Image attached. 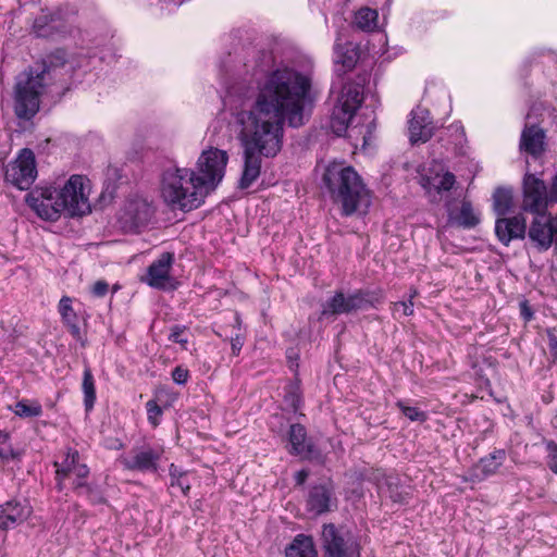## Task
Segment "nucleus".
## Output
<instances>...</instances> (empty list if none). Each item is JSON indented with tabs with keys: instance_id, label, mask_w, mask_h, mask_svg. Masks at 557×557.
<instances>
[{
	"instance_id": "22",
	"label": "nucleus",
	"mask_w": 557,
	"mask_h": 557,
	"mask_svg": "<svg viewBox=\"0 0 557 557\" xmlns=\"http://www.w3.org/2000/svg\"><path fill=\"white\" fill-rule=\"evenodd\" d=\"M289 453L304 459L312 458L314 446L307 437L305 426L299 423L292 424L288 432Z\"/></svg>"
},
{
	"instance_id": "52",
	"label": "nucleus",
	"mask_w": 557,
	"mask_h": 557,
	"mask_svg": "<svg viewBox=\"0 0 557 557\" xmlns=\"http://www.w3.org/2000/svg\"><path fill=\"white\" fill-rule=\"evenodd\" d=\"M554 238H555V250H556V252H557V232H556V235H555V237H554Z\"/></svg>"
},
{
	"instance_id": "13",
	"label": "nucleus",
	"mask_w": 557,
	"mask_h": 557,
	"mask_svg": "<svg viewBox=\"0 0 557 557\" xmlns=\"http://www.w3.org/2000/svg\"><path fill=\"white\" fill-rule=\"evenodd\" d=\"M549 197L550 189L547 190L543 180L530 173L524 175L522 201V208L524 211L533 214L546 212L548 205L552 203Z\"/></svg>"
},
{
	"instance_id": "16",
	"label": "nucleus",
	"mask_w": 557,
	"mask_h": 557,
	"mask_svg": "<svg viewBox=\"0 0 557 557\" xmlns=\"http://www.w3.org/2000/svg\"><path fill=\"white\" fill-rule=\"evenodd\" d=\"M337 499L335 497L332 482H323L313 485L307 497V509L314 515H323L336 508Z\"/></svg>"
},
{
	"instance_id": "48",
	"label": "nucleus",
	"mask_w": 557,
	"mask_h": 557,
	"mask_svg": "<svg viewBox=\"0 0 557 557\" xmlns=\"http://www.w3.org/2000/svg\"><path fill=\"white\" fill-rule=\"evenodd\" d=\"M308 476H309V472L307 470H300V471L296 472V474H295L296 483L299 485H302L306 482V480L308 479Z\"/></svg>"
},
{
	"instance_id": "27",
	"label": "nucleus",
	"mask_w": 557,
	"mask_h": 557,
	"mask_svg": "<svg viewBox=\"0 0 557 557\" xmlns=\"http://www.w3.org/2000/svg\"><path fill=\"white\" fill-rule=\"evenodd\" d=\"M447 212L451 221H454L455 223L465 228L474 227L480 222V218L474 212L471 202L466 200L462 201L461 208L458 213L455 214L450 207L449 210H447Z\"/></svg>"
},
{
	"instance_id": "36",
	"label": "nucleus",
	"mask_w": 557,
	"mask_h": 557,
	"mask_svg": "<svg viewBox=\"0 0 557 557\" xmlns=\"http://www.w3.org/2000/svg\"><path fill=\"white\" fill-rule=\"evenodd\" d=\"M11 443L10 435L7 432L0 431V463H7L10 459L16 458Z\"/></svg>"
},
{
	"instance_id": "30",
	"label": "nucleus",
	"mask_w": 557,
	"mask_h": 557,
	"mask_svg": "<svg viewBox=\"0 0 557 557\" xmlns=\"http://www.w3.org/2000/svg\"><path fill=\"white\" fill-rule=\"evenodd\" d=\"M59 313L61 314L63 323L69 327L71 334L74 336L79 335V326L77 324V315L72 307V298L63 296L59 301Z\"/></svg>"
},
{
	"instance_id": "11",
	"label": "nucleus",
	"mask_w": 557,
	"mask_h": 557,
	"mask_svg": "<svg viewBox=\"0 0 557 557\" xmlns=\"http://www.w3.org/2000/svg\"><path fill=\"white\" fill-rule=\"evenodd\" d=\"M25 201L44 220L55 221L64 212V203L58 199L57 187H36L26 195Z\"/></svg>"
},
{
	"instance_id": "3",
	"label": "nucleus",
	"mask_w": 557,
	"mask_h": 557,
	"mask_svg": "<svg viewBox=\"0 0 557 557\" xmlns=\"http://www.w3.org/2000/svg\"><path fill=\"white\" fill-rule=\"evenodd\" d=\"M160 190L168 206L183 211L197 209L206 194L193 170L177 166L163 171Z\"/></svg>"
},
{
	"instance_id": "38",
	"label": "nucleus",
	"mask_w": 557,
	"mask_h": 557,
	"mask_svg": "<svg viewBox=\"0 0 557 557\" xmlns=\"http://www.w3.org/2000/svg\"><path fill=\"white\" fill-rule=\"evenodd\" d=\"M171 486L178 487L184 495L190 490V484L186 480L185 474L180 472L174 465L170 467Z\"/></svg>"
},
{
	"instance_id": "18",
	"label": "nucleus",
	"mask_w": 557,
	"mask_h": 557,
	"mask_svg": "<svg viewBox=\"0 0 557 557\" xmlns=\"http://www.w3.org/2000/svg\"><path fill=\"white\" fill-rule=\"evenodd\" d=\"M433 129L430 112L426 109L417 107L411 111L408 126L411 144L428 141L433 135Z\"/></svg>"
},
{
	"instance_id": "19",
	"label": "nucleus",
	"mask_w": 557,
	"mask_h": 557,
	"mask_svg": "<svg viewBox=\"0 0 557 557\" xmlns=\"http://www.w3.org/2000/svg\"><path fill=\"white\" fill-rule=\"evenodd\" d=\"M527 223L522 215L512 218H498L495 224V233L499 242L508 246L513 239H522L525 236Z\"/></svg>"
},
{
	"instance_id": "28",
	"label": "nucleus",
	"mask_w": 557,
	"mask_h": 557,
	"mask_svg": "<svg viewBox=\"0 0 557 557\" xmlns=\"http://www.w3.org/2000/svg\"><path fill=\"white\" fill-rule=\"evenodd\" d=\"M356 111L351 109H346L335 104L330 121V126L333 133L337 136L344 135Z\"/></svg>"
},
{
	"instance_id": "9",
	"label": "nucleus",
	"mask_w": 557,
	"mask_h": 557,
	"mask_svg": "<svg viewBox=\"0 0 557 557\" xmlns=\"http://www.w3.org/2000/svg\"><path fill=\"white\" fill-rule=\"evenodd\" d=\"M55 467L57 488L62 492L69 482L75 491L82 487L89 475L87 465L81 462L79 454L75 449H67L61 461L53 462Z\"/></svg>"
},
{
	"instance_id": "54",
	"label": "nucleus",
	"mask_w": 557,
	"mask_h": 557,
	"mask_svg": "<svg viewBox=\"0 0 557 557\" xmlns=\"http://www.w3.org/2000/svg\"><path fill=\"white\" fill-rule=\"evenodd\" d=\"M183 0H178V2L181 3Z\"/></svg>"
},
{
	"instance_id": "43",
	"label": "nucleus",
	"mask_w": 557,
	"mask_h": 557,
	"mask_svg": "<svg viewBox=\"0 0 557 557\" xmlns=\"http://www.w3.org/2000/svg\"><path fill=\"white\" fill-rule=\"evenodd\" d=\"M389 497L394 503H404L406 499V494L401 491H398V487L394 482L387 481Z\"/></svg>"
},
{
	"instance_id": "15",
	"label": "nucleus",
	"mask_w": 557,
	"mask_h": 557,
	"mask_svg": "<svg viewBox=\"0 0 557 557\" xmlns=\"http://www.w3.org/2000/svg\"><path fill=\"white\" fill-rule=\"evenodd\" d=\"M163 450L150 446L134 448L122 458L121 462L127 470L157 472Z\"/></svg>"
},
{
	"instance_id": "51",
	"label": "nucleus",
	"mask_w": 557,
	"mask_h": 557,
	"mask_svg": "<svg viewBox=\"0 0 557 557\" xmlns=\"http://www.w3.org/2000/svg\"><path fill=\"white\" fill-rule=\"evenodd\" d=\"M417 295H418V292L416 289H412L409 299L412 300Z\"/></svg>"
},
{
	"instance_id": "25",
	"label": "nucleus",
	"mask_w": 557,
	"mask_h": 557,
	"mask_svg": "<svg viewBox=\"0 0 557 557\" xmlns=\"http://www.w3.org/2000/svg\"><path fill=\"white\" fill-rule=\"evenodd\" d=\"M362 100V86L357 83H346L342 88L336 106L357 111Z\"/></svg>"
},
{
	"instance_id": "10",
	"label": "nucleus",
	"mask_w": 557,
	"mask_h": 557,
	"mask_svg": "<svg viewBox=\"0 0 557 557\" xmlns=\"http://www.w3.org/2000/svg\"><path fill=\"white\" fill-rule=\"evenodd\" d=\"M322 547L323 557H360V546L355 537L333 523L323 525Z\"/></svg>"
},
{
	"instance_id": "47",
	"label": "nucleus",
	"mask_w": 557,
	"mask_h": 557,
	"mask_svg": "<svg viewBox=\"0 0 557 557\" xmlns=\"http://www.w3.org/2000/svg\"><path fill=\"white\" fill-rule=\"evenodd\" d=\"M231 345H232L233 354L238 355L244 345L243 337L240 335H236V336L232 337Z\"/></svg>"
},
{
	"instance_id": "44",
	"label": "nucleus",
	"mask_w": 557,
	"mask_h": 557,
	"mask_svg": "<svg viewBox=\"0 0 557 557\" xmlns=\"http://www.w3.org/2000/svg\"><path fill=\"white\" fill-rule=\"evenodd\" d=\"M172 379L177 384H185L188 379V370L182 367H176L172 371Z\"/></svg>"
},
{
	"instance_id": "32",
	"label": "nucleus",
	"mask_w": 557,
	"mask_h": 557,
	"mask_svg": "<svg viewBox=\"0 0 557 557\" xmlns=\"http://www.w3.org/2000/svg\"><path fill=\"white\" fill-rule=\"evenodd\" d=\"M82 389L84 394L85 409L86 411H90L96 401V387L94 375L89 368H85L84 370Z\"/></svg>"
},
{
	"instance_id": "37",
	"label": "nucleus",
	"mask_w": 557,
	"mask_h": 557,
	"mask_svg": "<svg viewBox=\"0 0 557 557\" xmlns=\"http://www.w3.org/2000/svg\"><path fill=\"white\" fill-rule=\"evenodd\" d=\"M396 405L400 409L403 414L407 417L410 421L425 422L428 420L426 412L421 411L417 407L408 406L404 401H398Z\"/></svg>"
},
{
	"instance_id": "24",
	"label": "nucleus",
	"mask_w": 557,
	"mask_h": 557,
	"mask_svg": "<svg viewBox=\"0 0 557 557\" xmlns=\"http://www.w3.org/2000/svg\"><path fill=\"white\" fill-rule=\"evenodd\" d=\"M152 213L151 206L144 200L131 201L125 209L127 220L136 228L147 224Z\"/></svg>"
},
{
	"instance_id": "8",
	"label": "nucleus",
	"mask_w": 557,
	"mask_h": 557,
	"mask_svg": "<svg viewBox=\"0 0 557 557\" xmlns=\"http://www.w3.org/2000/svg\"><path fill=\"white\" fill-rule=\"evenodd\" d=\"M85 181L84 176L74 174L62 187H57L58 199L64 203V212L71 216L90 212Z\"/></svg>"
},
{
	"instance_id": "21",
	"label": "nucleus",
	"mask_w": 557,
	"mask_h": 557,
	"mask_svg": "<svg viewBox=\"0 0 557 557\" xmlns=\"http://www.w3.org/2000/svg\"><path fill=\"white\" fill-rule=\"evenodd\" d=\"M506 459L504 449H496L487 456L481 458L470 470V480L481 482L495 474Z\"/></svg>"
},
{
	"instance_id": "53",
	"label": "nucleus",
	"mask_w": 557,
	"mask_h": 557,
	"mask_svg": "<svg viewBox=\"0 0 557 557\" xmlns=\"http://www.w3.org/2000/svg\"><path fill=\"white\" fill-rule=\"evenodd\" d=\"M235 320L237 323H239V317L236 314Z\"/></svg>"
},
{
	"instance_id": "40",
	"label": "nucleus",
	"mask_w": 557,
	"mask_h": 557,
	"mask_svg": "<svg viewBox=\"0 0 557 557\" xmlns=\"http://www.w3.org/2000/svg\"><path fill=\"white\" fill-rule=\"evenodd\" d=\"M545 448L547 451V466L557 474V444L554 441H546Z\"/></svg>"
},
{
	"instance_id": "33",
	"label": "nucleus",
	"mask_w": 557,
	"mask_h": 557,
	"mask_svg": "<svg viewBox=\"0 0 557 557\" xmlns=\"http://www.w3.org/2000/svg\"><path fill=\"white\" fill-rule=\"evenodd\" d=\"M74 492L77 496L86 497L92 505H102L106 503V497L97 484L85 481L82 483V487L76 488Z\"/></svg>"
},
{
	"instance_id": "23",
	"label": "nucleus",
	"mask_w": 557,
	"mask_h": 557,
	"mask_svg": "<svg viewBox=\"0 0 557 557\" xmlns=\"http://www.w3.org/2000/svg\"><path fill=\"white\" fill-rule=\"evenodd\" d=\"M545 147V133L537 126H525L521 134L520 149L533 158H539Z\"/></svg>"
},
{
	"instance_id": "34",
	"label": "nucleus",
	"mask_w": 557,
	"mask_h": 557,
	"mask_svg": "<svg viewBox=\"0 0 557 557\" xmlns=\"http://www.w3.org/2000/svg\"><path fill=\"white\" fill-rule=\"evenodd\" d=\"M377 12L370 8L360 9L355 15V24L362 30H373L376 27Z\"/></svg>"
},
{
	"instance_id": "35",
	"label": "nucleus",
	"mask_w": 557,
	"mask_h": 557,
	"mask_svg": "<svg viewBox=\"0 0 557 557\" xmlns=\"http://www.w3.org/2000/svg\"><path fill=\"white\" fill-rule=\"evenodd\" d=\"M13 412L21 418H34L42 413V407L36 400L22 399L14 405Z\"/></svg>"
},
{
	"instance_id": "31",
	"label": "nucleus",
	"mask_w": 557,
	"mask_h": 557,
	"mask_svg": "<svg viewBox=\"0 0 557 557\" xmlns=\"http://www.w3.org/2000/svg\"><path fill=\"white\" fill-rule=\"evenodd\" d=\"M513 203L512 193L507 188H497L493 194V208L497 215L503 216L509 212Z\"/></svg>"
},
{
	"instance_id": "45",
	"label": "nucleus",
	"mask_w": 557,
	"mask_h": 557,
	"mask_svg": "<svg viewBox=\"0 0 557 557\" xmlns=\"http://www.w3.org/2000/svg\"><path fill=\"white\" fill-rule=\"evenodd\" d=\"M403 308V313L406 317L413 314V301L409 299L408 301H399L393 304V309L397 310L398 308Z\"/></svg>"
},
{
	"instance_id": "2",
	"label": "nucleus",
	"mask_w": 557,
	"mask_h": 557,
	"mask_svg": "<svg viewBox=\"0 0 557 557\" xmlns=\"http://www.w3.org/2000/svg\"><path fill=\"white\" fill-rule=\"evenodd\" d=\"M322 186L345 216L366 213L371 205L370 190L361 176L345 161H332L323 171Z\"/></svg>"
},
{
	"instance_id": "50",
	"label": "nucleus",
	"mask_w": 557,
	"mask_h": 557,
	"mask_svg": "<svg viewBox=\"0 0 557 557\" xmlns=\"http://www.w3.org/2000/svg\"><path fill=\"white\" fill-rule=\"evenodd\" d=\"M522 314L529 320L531 318V313L524 308L522 309Z\"/></svg>"
},
{
	"instance_id": "7",
	"label": "nucleus",
	"mask_w": 557,
	"mask_h": 557,
	"mask_svg": "<svg viewBox=\"0 0 557 557\" xmlns=\"http://www.w3.org/2000/svg\"><path fill=\"white\" fill-rule=\"evenodd\" d=\"M228 156L225 150L209 148L197 161V178L205 191L214 188L223 178Z\"/></svg>"
},
{
	"instance_id": "1",
	"label": "nucleus",
	"mask_w": 557,
	"mask_h": 557,
	"mask_svg": "<svg viewBox=\"0 0 557 557\" xmlns=\"http://www.w3.org/2000/svg\"><path fill=\"white\" fill-rule=\"evenodd\" d=\"M311 78L290 67L271 72L259 87L253 107L235 114L242 126L239 138L244 166L239 188L250 187L260 176L262 158H274L282 149L284 122L305 124V106L311 99Z\"/></svg>"
},
{
	"instance_id": "17",
	"label": "nucleus",
	"mask_w": 557,
	"mask_h": 557,
	"mask_svg": "<svg viewBox=\"0 0 557 557\" xmlns=\"http://www.w3.org/2000/svg\"><path fill=\"white\" fill-rule=\"evenodd\" d=\"M32 507L26 500H10L0 506V529L15 528L28 519Z\"/></svg>"
},
{
	"instance_id": "26",
	"label": "nucleus",
	"mask_w": 557,
	"mask_h": 557,
	"mask_svg": "<svg viewBox=\"0 0 557 557\" xmlns=\"http://www.w3.org/2000/svg\"><path fill=\"white\" fill-rule=\"evenodd\" d=\"M286 557H318L312 537L298 534L286 548Z\"/></svg>"
},
{
	"instance_id": "46",
	"label": "nucleus",
	"mask_w": 557,
	"mask_h": 557,
	"mask_svg": "<svg viewBox=\"0 0 557 557\" xmlns=\"http://www.w3.org/2000/svg\"><path fill=\"white\" fill-rule=\"evenodd\" d=\"M109 289V284L106 281H97L92 286V294L96 297H103Z\"/></svg>"
},
{
	"instance_id": "6",
	"label": "nucleus",
	"mask_w": 557,
	"mask_h": 557,
	"mask_svg": "<svg viewBox=\"0 0 557 557\" xmlns=\"http://www.w3.org/2000/svg\"><path fill=\"white\" fill-rule=\"evenodd\" d=\"M379 302L380 299L369 292L357 290L349 295H345L343 292H336L323 305L320 320L339 314H349L369 307H375Z\"/></svg>"
},
{
	"instance_id": "42",
	"label": "nucleus",
	"mask_w": 557,
	"mask_h": 557,
	"mask_svg": "<svg viewBox=\"0 0 557 557\" xmlns=\"http://www.w3.org/2000/svg\"><path fill=\"white\" fill-rule=\"evenodd\" d=\"M337 58V62H341L347 69L354 67L358 60L355 48L347 49L342 57L338 55Z\"/></svg>"
},
{
	"instance_id": "20",
	"label": "nucleus",
	"mask_w": 557,
	"mask_h": 557,
	"mask_svg": "<svg viewBox=\"0 0 557 557\" xmlns=\"http://www.w3.org/2000/svg\"><path fill=\"white\" fill-rule=\"evenodd\" d=\"M174 261L171 252H163L147 270L146 282L149 286L163 289L170 282V270Z\"/></svg>"
},
{
	"instance_id": "29",
	"label": "nucleus",
	"mask_w": 557,
	"mask_h": 557,
	"mask_svg": "<svg viewBox=\"0 0 557 557\" xmlns=\"http://www.w3.org/2000/svg\"><path fill=\"white\" fill-rule=\"evenodd\" d=\"M60 22L53 15L41 14L35 18L33 32L37 37L49 38L59 32Z\"/></svg>"
},
{
	"instance_id": "41",
	"label": "nucleus",
	"mask_w": 557,
	"mask_h": 557,
	"mask_svg": "<svg viewBox=\"0 0 557 557\" xmlns=\"http://www.w3.org/2000/svg\"><path fill=\"white\" fill-rule=\"evenodd\" d=\"M148 420L152 425H158V417L162 414L161 407L157 404L156 400H149L146 404Z\"/></svg>"
},
{
	"instance_id": "4",
	"label": "nucleus",
	"mask_w": 557,
	"mask_h": 557,
	"mask_svg": "<svg viewBox=\"0 0 557 557\" xmlns=\"http://www.w3.org/2000/svg\"><path fill=\"white\" fill-rule=\"evenodd\" d=\"M53 78L52 69L44 62L29 67L16 77L14 86V113L18 119L30 120L40 109V98Z\"/></svg>"
},
{
	"instance_id": "5",
	"label": "nucleus",
	"mask_w": 557,
	"mask_h": 557,
	"mask_svg": "<svg viewBox=\"0 0 557 557\" xmlns=\"http://www.w3.org/2000/svg\"><path fill=\"white\" fill-rule=\"evenodd\" d=\"M456 176L441 163L433 161L425 174L420 177V185L432 203L444 202L447 210L451 206V191L456 185Z\"/></svg>"
},
{
	"instance_id": "49",
	"label": "nucleus",
	"mask_w": 557,
	"mask_h": 557,
	"mask_svg": "<svg viewBox=\"0 0 557 557\" xmlns=\"http://www.w3.org/2000/svg\"><path fill=\"white\" fill-rule=\"evenodd\" d=\"M550 202L557 203V172L550 186Z\"/></svg>"
},
{
	"instance_id": "14",
	"label": "nucleus",
	"mask_w": 557,
	"mask_h": 557,
	"mask_svg": "<svg viewBox=\"0 0 557 557\" xmlns=\"http://www.w3.org/2000/svg\"><path fill=\"white\" fill-rule=\"evenodd\" d=\"M557 233V216L549 213H535L529 227V239L540 251H546L552 247Z\"/></svg>"
},
{
	"instance_id": "39",
	"label": "nucleus",
	"mask_w": 557,
	"mask_h": 557,
	"mask_svg": "<svg viewBox=\"0 0 557 557\" xmlns=\"http://www.w3.org/2000/svg\"><path fill=\"white\" fill-rule=\"evenodd\" d=\"M186 326L173 325L170 329L169 341L180 344L183 349H187L188 338L185 336Z\"/></svg>"
},
{
	"instance_id": "12",
	"label": "nucleus",
	"mask_w": 557,
	"mask_h": 557,
	"mask_svg": "<svg viewBox=\"0 0 557 557\" xmlns=\"http://www.w3.org/2000/svg\"><path fill=\"white\" fill-rule=\"evenodd\" d=\"M5 181L21 190H27L37 177L35 154L30 149H23L15 161L5 169Z\"/></svg>"
}]
</instances>
